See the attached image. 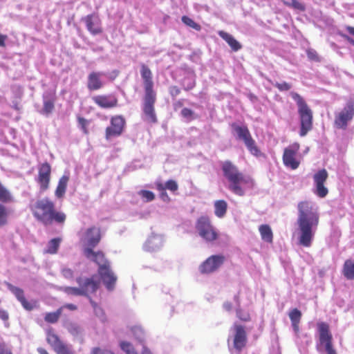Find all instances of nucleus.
<instances>
[{
  "label": "nucleus",
  "mask_w": 354,
  "mask_h": 354,
  "mask_svg": "<svg viewBox=\"0 0 354 354\" xmlns=\"http://www.w3.org/2000/svg\"><path fill=\"white\" fill-rule=\"evenodd\" d=\"M92 100L97 106L104 109H113L118 106V99L114 94L95 95Z\"/></svg>",
  "instance_id": "17"
},
{
  "label": "nucleus",
  "mask_w": 354,
  "mask_h": 354,
  "mask_svg": "<svg viewBox=\"0 0 354 354\" xmlns=\"http://www.w3.org/2000/svg\"><path fill=\"white\" fill-rule=\"evenodd\" d=\"M0 354H12V351L7 348L4 344H0Z\"/></svg>",
  "instance_id": "53"
},
{
  "label": "nucleus",
  "mask_w": 354,
  "mask_h": 354,
  "mask_svg": "<svg viewBox=\"0 0 354 354\" xmlns=\"http://www.w3.org/2000/svg\"><path fill=\"white\" fill-rule=\"evenodd\" d=\"M169 92L172 97H176L180 93V89L177 86H171Z\"/></svg>",
  "instance_id": "50"
},
{
  "label": "nucleus",
  "mask_w": 354,
  "mask_h": 354,
  "mask_svg": "<svg viewBox=\"0 0 354 354\" xmlns=\"http://www.w3.org/2000/svg\"><path fill=\"white\" fill-rule=\"evenodd\" d=\"M221 165L223 176L229 183L228 189L237 196H244L246 187L252 185V180L230 160L223 162Z\"/></svg>",
  "instance_id": "4"
},
{
  "label": "nucleus",
  "mask_w": 354,
  "mask_h": 354,
  "mask_svg": "<svg viewBox=\"0 0 354 354\" xmlns=\"http://www.w3.org/2000/svg\"><path fill=\"white\" fill-rule=\"evenodd\" d=\"M142 354H151V352L148 348L144 347Z\"/></svg>",
  "instance_id": "63"
},
{
  "label": "nucleus",
  "mask_w": 354,
  "mask_h": 354,
  "mask_svg": "<svg viewBox=\"0 0 354 354\" xmlns=\"http://www.w3.org/2000/svg\"><path fill=\"white\" fill-rule=\"evenodd\" d=\"M195 85H196V83H195L194 80H192L187 84V86H185L184 89L185 91H189V90L192 89L193 88H194Z\"/></svg>",
  "instance_id": "58"
},
{
  "label": "nucleus",
  "mask_w": 354,
  "mask_h": 354,
  "mask_svg": "<svg viewBox=\"0 0 354 354\" xmlns=\"http://www.w3.org/2000/svg\"><path fill=\"white\" fill-rule=\"evenodd\" d=\"M77 122L83 131V133L86 135H88V124L89 123V122L85 119L83 117H80V116H78L77 117Z\"/></svg>",
  "instance_id": "44"
},
{
  "label": "nucleus",
  "mask_w": 354,
  "mask_h": 354,
  "mask_svg": "<svg viewBox=\"0 0 354 354\" xmlns=\"http://www.w3.org/2000/svg\"><path fill=\"white\" fill-rule=\"evenodd\" d=\"M313 193L319 198H325L328 194V189L325 184L328 178V173L325 169L317 171L313 175Z\"/></svg>",
  "instance_id": "11"
},
{
  "label": "nucleus",
  "mask_w": 354,
  "mask_h": 354,
  "mask_svg": "<svg viewBox=\"0 0 354 354\" xmlns=\"http://www.w3.org/2000/svg\"><path fill=\"white\" fill-rule=\"evenodd\" d=\"M306 53L308 58L310 61H313L315 62H321V58H320L319 55H318L317 52L315 49L308 48L306 50Z\"/></svg>",
  "instance_id": "41"
},
{
  "label": "nucleus",
  "mask_w": 354,
  "mask_h": 354,
  "mask_svg": "<svg viewBox=\"0 0 354 354\" xmlns=\"http://www.w3.org/2000/svg\"><path fill=\"white\" fill-rule=\"evenodd\" d=\"M102 73L100 72L92 71L87 77V88L91 91H97L104 86L101 79Z\"/></svg>",
  "instance_id": "23"
},
{
  "label": "nucleus",
  "mask_w": 354,
  "mask_h": 354,
  "mask_svg": "<svg viewBox=\"0 0 354 354\" xmlns=\"http://www.w3.org/2000/svg\"><path fill=\"white\" fill-rule=\"evenodd\" d=\"M100 229L95 226L88 228L85 232V236L83 239L84 243V248H91L93 249L101 241Z\"/></svg>",
  "instance_id": "19"
},
{
  "label": "nucleus",
  "mask_w": 354,
  "mask_h": 354,
  "mask_svg": "<svg viewBox=\"0 0 354 354\" xmlns=\"http://www.w3.org/2000/svg\"><path fill=\"white\" fill-rule=\"evenodd\" d=\"M48 342L53 346V348L56 347L62 341L59 339L58 336L55 334H50L47 337Z\"/></svg>",
  "instance_id": "45"
},
{
  "label": "nucleus",
  "mask_w": 354,
  "mask_h": 354,
  "mask_svg": "<svg viewBox=\"0 0 354 354\" xmlns=\"http://www.w3.org/2000/svg\"><path fill=\"white\" fill-rule=\"evenodd\" d=\"M76 282L80 286L83 292V296L88 297L90 294H94L100 287V281L97 279L95 275L91 277L82 278L77 277Z\"/></svg>",
  "instance_id": "15"
},
{
  "label": "nucleus",
  "mask_w": 354,
  "mask_h": 354,
  "mask_svg": "<svg viewBox=\"0 0 354 354\" xmlns=\"http://www.w3.org/2000/svg\"><path fill=\"white\" fill-rule=\"evenodd\" d=\"M237 317L243 322H248L250 320V316L247 313H243L241 309L236 310Z\"/></svg>",
  "instance_id": "47"
},
{
  "label": "nucleus",
  "mask_w": 354,
  "mask_h": 354,
  "mask_svg": "<svg viewBox=\"0 0 354 354\" xmlns=\"http://www.w3.org/2000/svg\"><path fill=\"white\" fill-rule=\"evenodd\" d=\"M138 195L145 202H151L155 199V194L151 191L142 189L138 192Z\"/></svg>",
  "instance_id": "37"
},
{
  "label": "nucleus",
  "mask_w": 354,
  "mask_h": 354,
  "mask_svg": "<svg viewBox=\"0 0 354 354\" xmlns=\"http://www.w3.org/2000/svg\"><path fill=\"white\" fill-rule=\"evenodd\" d=\"M69 178L67 176H62L58 182L55 194L58 198H62L66 192Z\"/></svg>",
  "instance_id": "27"
},
{
  "label": "nucleus",
  "mask_w": 354,
  "mask_h": 354,
  "mask_svg": "<svg viewBox=\"0 0 354 354\" xmlns=\"http://www.w3.org/2000/svg\"><path fill=\"white\" fill-rule=\"evenodd\" d=\"M259 230L262 240L270 243H272L273 233L271 227L268 225H261L259 227Z\"/></svg>",
  "instance_id": "26"
},
{
  "label": "nucleus",
  "mask_w": 354,
  "mask_h": 354,
  "mask_svg": "<svg viewBox=\"0 0 354 354\" xmlns=\"http://www.w3.org/2000/svg\"><path fill=\"white\" fill-rule=\"evenodd\" d=\"M97 272L100 276L104 284L109 290L114 288L117 277L110 268V266L107 267H102L98 268Z\"/></svg>",
  "instance_id": "21"
},
{
  "label": "nucleus",
  "mask_w": 354,
  "mask_h": 354,
  "mask_svg": "<svg viewBox=\"0 0 354 354\" xmlns=\"http://www.w3.org/2000/svg\"><path fill=\"white\" fill-rule=\"evenodd\" d=\"M299 149L300 145L298 142H294L284 149L282 160L286 167L292 170L299 167L300 160L298 159L297 155Z\"/></svg>",
  "instance_id": "10"
},
{
  "label": "nucleus",
  "mask_w": 354,
  "mask_h": 354,
  "mask_svg": "<svg viewBox=\"0 0 354 354\" xmlns=\"http://www.w3.org/2000/svg\"><path fill=\"white\" fill-rule=\"evenodd\" d=\"M291 97L296 102L300 119V136H305L313 129V114L304 99L297 93L291 92Z\"/></svg>",
  "instance_id": "5"
},
{
  "label": "nucleus",
  "mask_w": 354,
  "mask_h": 354,
  "mask_svg": "<svg viewBox=\"0 0 354 354\" xmlns=\"http://www.w3.org/2000/svg\"><path fill=\"white\" fill-rule=\"evenodd\" d=\"M302 314L297 308L292 309L289 313V317L292 323V328L296 334L299 332V323Z\"/></svg>",
  "instance_id": "25"
},
{
  "label": "nucleus",
  "mask_w": 354,
  "mask_h": 354,
  "mask_svg": "<svg viewBox=\"0 0 354 354\" xmlns=\"http://www.w3.org/2000/svg\"><path fill=\"white\" fill-rule=\"evenodd\" d=\"M51 171V166L47 162L40 164L38 167V175L36 178V182L39 184L41 192H44L49 188Z\"/></svg>",
  "instance_id": "14"
},
{
  "label": "nucleus",
  "mask_w": 354,
  "mask_h": 354,
  "mask_svg": "<svg viewBox=\"0 0 354 354\" xmlns=\"http://www.w3.org/2000/svg\"><path fill=\"white\" fill-rule=\"evenodd\" d=\"M0 202L10 203L14 202V197L11 192L0 181Z\"/></svg>",
  "instance_id": "32"
},
{
  "label": "nucleus",
  "mask_w": 354,
  "mask_h": 354,
  "mask_svg": "<svg viewBox=\"0 0 354 354\" xmlns=\"http://www.w3.org/2000/svg\"><path fill=\"white\" fill-rule=\"evenodd\" d=\"M354 118V100L347 101L344 107L335 116L334 124L336 128L346 129L348 124Z\"/></svg>",
  "instance_id": "9"
},
{
  "label": "nucleus",
  "mask_w": 354,
  "mask_h": 354,
  "mask_svg": "<svg viewBox=\"0 0 354 354\" xmlns=\"http://www.w3.org/2000/svg\"><path fill=\"white\" fill-rule=\"evenodd\" d=\"M218 34L223 40H225L228 44V45L234 51H238L242 48L241 44L236 39H235V38L232 35H230L229 33L223 30H220L218 31Z\"/></svg>",
  "instance_id": "24"
},
{
  "label": "nucleus",
  "mask_w": 354,
  "mask_h": 354,
  "mask_svg": "<svg viewBox=\"0 0 354 354\" xmlns=\"http://www.w3.org/2000/svg\"><path fill=\"white\" fill-rule=\"evenodd\" d=\"M120 345L121 349L124 351L126 354H138L131 343L128 342H121Z\"/></svg>",
  "instance_id": "40"
},
{
  "label": "nucleus",
  "mask_w": 354,
  "mask_h": 354,
  "mask_svg": "<svg viewBox=\"0 0 354 354\" xmlns=\"http://www.w3.org/2000/svg\"><path fill=\"white\" fill-rule=\"evenodd\" d=\"M62 307L63 308H65L70 310H76L77 309V306L73 304H66L64 305Z\"/></svg>",
  "instance_id": "57"
},
{
  "label": "nucleus",
  "mask_w": 354,
  "mask_h": 354,
  "mask_svg": "<svg viewBox=\"0 0 354 354\" xmlns=\"http://www.w3.org/2000/svg\"><path fill=\"white\" fill-rule=\"evenodd\" d=\"M131 331L136 339H138L139 341L143 340L145 333L142 328L140 326H133L131 328Z\"/></svg>",
  "instance_id": "42"
},
{
  "label": "nucleus",
  "mask_w": 354,
  "mask_h": 354,
  "mask_svg": "<svg viewBox=\"0 0 354 354\" xmlns=\"http://www.w3.org/2000/svg\"><path fill=\"white\" fill-rule=\"evenodd\" d=\"M0 319H1L4 322H7L9 319L8 313L5 310H0Z\"/></svg>",
  "instance_id": "54"
},
{
  "label": "nucleus",
  "mask_w": 354,
  "mask_h": 354,
  "mask_svg": "<svg viewBox=\"0 0 354 354\" xmlns=\"http://www.w3.org/2000/svg\"><path fill=\"white\" fill-rule=\"evenodd\" d=\"M91 354H113V353L107 349H102V348L96 347V348H93V350L91 351Z\"/></svg>",
  "instance_id": "51"
},
{
  "label": "nucleus",
  "mask_w": 354,
  "mask_h": 354,
  "mask_svg": "<svg viewBox=\"0 0 354 354\" xmlns=\"http://www.w3.org/2000/svg\"><path fill=\"white\" fill-rule=\"evenodd\" d=\"M8 223V212L3 204L0 203V228Z\"/></svg>",
  "instance_id": "34"
},
{
  "label": "nucleus",
  "mask_w": 354,
  "mask_h": 354,
  "mask_svg": "<svg viewBox=\"0 0 354 354\" xmlns=\"http://www.w3.org/2000/svg\"><path fill=\"white\" fill-rule=\"evenodd\" d=\"M274 86L275 88H277L280 91H289L291 88L292 85L288 83V82H281V83L276 82L274 84Z\"/></svg>",
  "instance_id": "46"
},
{
  "label": "nucleus",
  "mask_w": 354,
  "mask_h": 354,
  "mask_svg": "<svg viewBox=\"0 0 354 354\" xmlns=\"http://www.w3.org/2000/svg\"><path fill=\"white\" fill-rule=\"evenodd\" d=\"M227 203L224 200H218L214 202V214L218 218H223L226 214Z\"/></svg>",
  "instance_id": "28"
},
{
  "label": "nucleus",
  "mask_w": 354,
  "mask_h": 354,
  "mask_svg": "<svg viewBox=\"0 0 354 354\" xmlns=\"http://www.w3.org/2000/svg\"><path fill=\"white\" fill-rule=\"evenodd\" d=\"M55 108V99L46 100L44 101L42 109V113L49 115L51 113Z\"/></svg>",
  "instance_id": "35"
},
{
  "label": "nucleus",
  "mask_w": 354,
  "mask_h": 354,
  "mask_svg": "<svg viewBox=\"0 0 354 354\" xmlns=\"http://www.w3.org/2000/svg\"><path fill=\"white\" fill-rule=\"evenodd\" d=\"M233 330V346L237 351L241 352L248 342L247 333L243 326L237 324H234Z\"/></svg>",
  "instance_id": "16"
},
{
  "label": "nucleus",
  "mask_w": 354,
  "mask_h": 354,
  "mask_svg": "<svg viewBox=\"0 0 354 354\" xmlns=\"http://www.w3.org/2000/svg\"><path fill=\"white\" fill-rule=\"evenodd\" d=\"M126 120L122 115H118L111 118L110 125L106 128L105 138L109 140L120 136L125 127Z\"/></svg>",
  "instance_id": "12"
},
{
  "label": "nucleus",
  "mask_w": 354,
  "mask_h": 354,
  "mask_svg": "<svg viewBox=\"0 0 354 354\" xmlns=\"http://www.w3.org/2000/svg\"><path fill=\"white\" fill-rule=\"evenodd\" d=\"M29 208L36 221L44 226L51 225L53 223L63 225L66 219L65 213L57 211L55 203L48 197L33 201Z\"/></svg>",
  "instance_id": "2"
},
{
  "label": "nucleus",
  "mask_w": 354,
  "mask_h": 354,
  "mask_svg": "<svg viewBox=\"0 0 354 354\" xmlns=\"http://www.w3.org/2000/svg\"><path fill=\"white\" fill-rule=\"evenodd\" d=\"M297 224L299 230V244L310 247L314 236L313 227H317L319 221L317 208L310 201H302L297 204Z\"/></svg>",
  "instance_id": "1"
},
{
  "label": "nucleus",
  "mask_w": 354,
  "mask_h": 354,
  "mask_svg": "<svg viewBox=\"0 0 354 354\" xmlns=\"http://www.w3.org/2000/svg\"><path fill=\"white\" fill-rule=\"evenodd\" d=\"M142 354H151V352L148 348L144 347Z\"/></svg>",
  "instance_id": "64"
},
{
  "label": "nucleus",
  "mask_w": 354,
  "mask_h": 354,
  "mask_svg": "<svg viewBox=\"0 0 354 354\" xmlns=\"http://www.w3.org/2000/svg\"><path fill=\"white\" fill-rule=\"evenodd\" d=\"M285 5L287 6L292 7L300 11H304L306 8L305 6L297 0H291V2H285Z\"/></svg>",
  "instance_id": "43"
},
{
  "label": "nucleus",
  "mask_w": 354,
  "mask_h": 354,
  "mask_svg": "<svg viewBox=\"0 0 354 354\" xmlns=\"http://www.w3.org/2000/svg\"><path fill=\"white\" fill-rule=\"evenodd\" d=\"M223 306H224L225 309H226L227 310H230L232 308V305L230 302L225 303Z\"/></svg>",
  "instance_id": "61"
},
{
  "label": "nucleus",
  "mask_w": 354,
  "mask_h": 354,
  "mask_svg": "<svg viewBox=\"0 0 354 354\" xmlns=\"http://www.w3.org/2000/svg\"><path fill=\"white\" fill-rule=\"evenodd\" d=\"M181 20L186 26H189L196 30L199 31L201 29L200 24L196 23L192 19L187 16H183Z\"/></svg>",
  "instance_id": "36"
},
{
  "label": "nucleus",
  "mask_w": 354,
  "mask_h": 354,
  "mask_svg": "<svg viewBox=\"0 0 354 354\" xmlns=\"http://www.w3.org/2000/svg\"><path fill=\"white\" fill-rule=\"evenodd\" d=\"M8 39V36L6 35L0 34V46L5 47L6 46V40Z\"/></svg>",
  "instance_id": "56"
},
{
  "label": "nucleus",
  "mask_w": 354,
  "mask_h": 354,
  "mask_svg": "<svg viewBox=\"0 0 354 354\" xmlns=\"http://www.w3.org/2000/svg\"><path fill=\"white\" fill-rule=\"evenodd\" d=\"M153 243V239H149L147 241L146 244H145V248H146V250H148V251H151V244Z\"/></svg>",
  "instance_id": "59"
},
{
  "label": "nucleus",
  "mask_w": 354,
  "mask_h": 354,
  "mask_svg": "<svg viewBox=\"0 0 354 354\" xmlns=\"http://www.w3.org/2000/svg\"><path fill=\"white\" fill-rule=\"evenodd\" d=\"M319 334V345L323 346L327 354H337L333 343V335L330 330L329 324L320 322L317 324Z\"/></svg>",
  "instance_id": "7"
},
{
  "label": "nucleus",
  "mask_w": 354,
  "mask_h": 354,
  "mask_svg": "<svg viewBox=\"0 0 354 354\" xmlns=\"http://www.w3.org/2000/svg\"><path fill=\"white\" fill-rule=\"evenodd\" d=\"M37 351L39 354H48V351L45 348H39L37 349Z\"/></svg>",
  "instance_id": "62"
},
{
  "label": "nucleus",
  "mask_w": 354,
  "mask_h": 354,
  "mask_svg": "<svg viewBox=\"0 0 354 354\" xmlns=\"http://www.w3.org/2000/svg\"><path fill=\"white\" fill-rule=\"evenodd\" d=\"M195 227L200 236L207 242H213L218 238V233L207 216L199 217Z\"/></svg>",
  "instance_id": "6"
},
{
  "label": "nucleus",
  "mask_w": 354,
  "mask_h": 354,
  "mask_svg": "<svg viewBox=\"0 0 354 354\" xmlns=\"http://www.w3.org/2000/svg\"><path fill=\"white\" fill-rule=\"evenodd\" d=\"M62 239L60 237H57L50 239L47 245V248L44 251L46 254H57Z\"/></svg>",
  "instance_id": "29"
},
{
  "label": "nucleus",
  "mask_w": 354,
  "mask_h": 354,
  "mask_svg": "<svg viewBox=\"0 0 354 354\" xmlns=\"http://www.w3.org/2000/svg\"><path fill=\"white\" fill-rule=\"evenodd\" d=\"M62 309H63V307H60L55 312L47 313L45 315L44 320L47 323H50V324L56 323L59 320V319L62 315Z\"/></svg>",
  "instance_id": "33"
},
{
  "label": "nucleus",
  "mask_w": 354,
  "mask_h": 354,
  "mask_svg": "<svg viewBox=\"0 0 354 354\" xmlns=\"http://www.w3.org/2000/svg\"><path fill=\"white\" fill-rule=\"evenodd\" d=\"M88 297L89 299V301H90L91 305L93 308V310H94L95 313H97V309L101 310V308L97 305V304L95 301H94L92 299L91 297H90L89 296Z\"/></svg>",
  "instance_id": "55"
},
{
  "label": "nucleus",
  "mask_w": 354,
  "mask_h": 354,
  "mask_svg": "<svg viewBox=\"0 0 354 354\" xmlns=\"http://www.w3.org/2000/svg\"><path fill=\"white\" fill-rule=\"evenodd\" d=\"M342 272L347 279H354V260L348 259L344 262Z\"/></svg>",
  "instance_id": "31"
},
{
  "label": "nucleus",
  "mask_w": 354,
  "mask_h": 354,
  "mask_svg": "<svg viewBox=\"0 0 354 354\" xmlns=\"http://www.w3.org/2000/svg\"><path fill=\"white\" fill-rule=\"evenodd\" d=\"M160 192V197L165 200V198L169 201V198L166 192V190H158Z\"/></svg>",
  "instance_id": "60"
},
{
  "label": "nucleus",
  "mask_w": 354,
  "mask_h": 354,
  "mask_svg": "<svg viewBox=\"0 0 354 354\" xmlns=\"http://www.w3.org/2000/svg\"><path fill=\"white\" fill-rule=\"evenodd\" d=\"M83 254L86 259L95 263L98 268L110 266L109 261L105 257V254L101 250L94 251L90 247L84 248Z\"/></svg>",
  "instance_id": "18"
},
{
  "label": "nucleus",
  "mask_w": 354,
  "mask_h": 354,
  "mask_svg": "<svg viewBox=\"0 0 354 354\" xmlns=\"http://www.w3.org/2000/svg\"><path fill=\"white\" fill-rule=\"evenodd\" d=\"M232 127L237 135V138L241 140L246 146L248 151L255 156H259L261 151L256 145L255 140L252 138L248 128L246 126H239L235 123Z\"/></svg>",
  "instance_id": "8"
},
{
  "label": "nucleus",
  "mask_w": 354,
  "mask_h": 354,
  "mask_svg": "<svg viewBox=\"0 0 354 354\" xmlns=\"http://www.w3.org/2000/svg\"><path fill=\"white\" fill-rule=\"evenodd\" d=\"M10 290L15 295L17 299L20 301L22 306L27 310H32L37 306V302L35 300L28 301L25 296L24 290L18 287L10 286Z\"/></svg>",
  "instance_id": "22"
},
{
  "label": "nucleus",
  "mask_w": 354,
  "mask_h": 354,
  "mask_svg": "<svg viewBox=\"0 0 354 354\" xmlns=\"http://www.w3.org/2000/svg\"><path fill=\"white\" fill-rule=\"evenodd\" d=\"M140 75L143 80L144 95L142 102V111L146 120L150 123L158 122L155 111L156 102V93L153 88V75L150 68L142 64L140 66Z\"/></svg>",
  "instance_id": "3"
},
{
  "label": "nucleus",
  "mask_w": 354,
  "mask_h": 354,
  "mask_svg": "<svg viewBox=\"0 0 354 354\" xmlns=\"http://www.w3.org/2000/svg\"><path fill=\"white\" fill-rule=\"evenodd\" d=\"M346 30L351 34V35H354V27H352V26H347L346 27ZM344 38H346V39L351 44H353L354 46V39H353L352 38L349 37L348 36H346L345 35L344 36Z\"/></svg>",
  "instance_id": "52"
},
{
  "label": "nucleus",
  "mask_w": 354,
  "mask_h": 354,
  "mask_svg": "<svg viewBox=\"0 0 354 354\" xmlns=\"http://www.w3.org/2000/svg\"><path fill=\"white\" fill-rule=\"evenodd\" d=\"M55 351L57 354H73V352L70 350V348L65 345L62 342H61L56 347L54 348Z\"/></svg>",
  "instance_id": "39"
},
{
  "label": "nucleus",
  "mask_w": 354,
  "mask_h": 354,
  "mask_svg": "<svg viewBox=\"0 0 354 354\" xmlns=\"http://www.w3.org/2000/svg\"><path fill=\"white\" fill-rule=\"evenodd\" d=\"M156 187L158 190L168 189L173 193L176 192L178 189V183L174 180H169L165 184L156 182Z\"/></svg>",
  "instance_id": "30"
},
{
  "label": "nucleus",
  "mask_w": 354,
  "mask_h": 354,
  "mask_svg": "<svg viewBox=\"0 0 354 354\" xmlns=\"http://www.w3.org/2000/svg\"><path fill=\"white\" fill-rule=\"evenodd\" d=\"M82 20L85 23L88 31L93 35L102 33L103 28L99 17L95 14L88 15Z\"/></svg>",
  "instance_id": "20"
},
{
  "label": "nucleus",
  "mask_w": 354,
  "mask_h": 354,
  "mask_svg": "<svg viewBox=\"0 0 354 354\" xmlns=\"http://www.w3.org/2000/svg\"><path fill=\"white\" fill-rule=\"evenodd\" d=\"M62 274L66 279H71L74 277L73 270L68 268H63L62 270Z\"/></svg>",
  "instance_id": "49"
},
{
  "label": "nucleus",
  "mask_w": 354,
  "mask_h": 354,
  "mask_svg": "<svg viewBox=\"0 0 354 354\" xmlns=\"http://www.w3.org/2000/svg\"><path fill=\"white\" fill-rule=\"evenodd\" d=\"M64 292L68 295L83 296V292L81 290L80 286L78 288L66 286L64 288Z\"/></svg>",
  "instance_id": "38"
},
{
  "label": "nucleus",
  "mask_w": 354,
  "mask_h": 354,
  "mask_svg": "<svg viewBox=\"0 0 354 354\" xmlns=\"http://www.w3.org/2000/svg\"><path fill=\"white\" fill-rule=\"evenodd\" d=\"M225 261L223 254H215L209 257L199 266L200 272L203 274L212 273L218 270Z\"/></svg>",
  "instance_id": "13"
},
{
  "label": "nucleus",
  "mask_w": 354,
  "mask_h": 354,
  "mask_svg": "<svg viewBox=\"0 0 354 354\" xmlns=\"http://www.w3.org/2000/svg\"><path fill=\"white\" fill-rule=\"evenodd\" d=\"M181 115L183 118H187L189 120L194 119V111L188 108H184L181 111Z\"/></svg>",
  "instance_id": "48"
}]
</instances>
